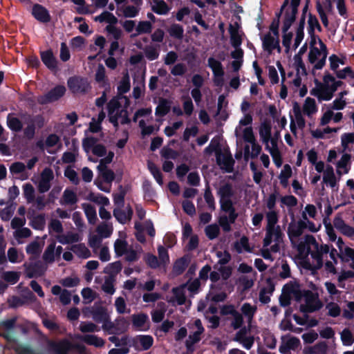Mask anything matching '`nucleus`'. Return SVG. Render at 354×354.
<instances>
[{"mask_svg": "<svg viewBox=\"0 0 354 354\" xmlns=\"http://www.w3.org/2000/svg\"><path fill=\"white\" fill-rule=\"evenodd\" d=\"M267 225L266 227V236L263 240V245L267 248L272 242L274 237V242H281L283 240V234L279 225H276L279 221V215L277 211H269L266 214Z\"/></svg>", "mask_w": 354, "mask_h": 354, "instance_id": "1", "label": "nucleus"}, {"mask_svg": "<svg viewBox=\"0 0 354 354\" xmlns=\"http://www.w3.org/2000/svg\"><path fill=\"white\" fill-rule=\"evenodd\" d=\"M317 86H322V93L324 94L322 99L325 101L330 100L334 93L344 83L341 80H335V77L328 72H326L323 77L324 83H321L317 79H315Z\"/></svg>", "mask_w": 354, "mask_h": 354, "instance_id": "2", "label": "nucleus"}, {"mask_svg": "<svg viewBox=\"0 0 354 354\" xmlns=\"http://www.w3.org/2000/svg\"><path fill=\"white\" fill-rule=\"evenodd\" d=\"M48 351L53 354H69L72 349H77L80 352L84 351L85 346L80 344H73L68 339L64 338L56 342L48 340L47 342Z\"/></svg>", "mask_w": 354, "mask_h": 354, "instance_id": "3", "label": "nucleus"}, {"mask_svg": "<svg viewBox=\"0 0 354 354\" xmlns=\"http://www.w3.org/2000/svg\"><path fill=\"white\" fill-rule=\"evenodd\" d=\"M67 85L73 94H86L91 88L88 79L80 75L70 77Z\"/></svg>", "mask_w": 354, "mask_h": 354, "instance_id": "4", "label": "nucleus"}, {"mask_svg": "<svg viewBox=\"0 0 354 354\" xmlns=\"http://www.w3.org/2000/svg\"><path fill=\"white\" fill-rule=\"evenodd\" d=\"M304 298L306 305L301 304L299 308L300 311L302 313H314L323 307V303L319 300L318 295L310 290H305Z\"/></svg>", "mask_w": 354, "mask_h": 354, "instance_id": "5", "label": "nucleus"}, {"mask_svg": "<svg viewBox=\"0 0 354 354\" xmlns=\"http://www.w3.org/2000/svg\"><path fill=\"white\" fill-rule=\"evenodd\" d=\"M66 87L63 85H57L46 94L37 97L38 104L44 105L57 101L63 97L66 93Z\"/></svg>", "mask_w": 354, "mask_h": 354, "instance_id": "6", "label": "nucleus"}, {"mask_svg": "<svg viewBox=\"0 0 354 354\" xmlns=\"http://www.w3.org/2000/svg\"><path fill=\"white\" fill-rule=\"evenodd\" d=\"M24 267L25 268L26 277L29 279L42 277L47 269L46 266L40 260L29 263H25Z\"/></svg>", "mask_w": 354, "mask_h": 354, "instance_id": "7", "label": "nucleus"}, {"mask_svg": "<svg viewBox=\"0 0 354 354\" xmlns=\"http://www.w3.org/2000/svg\"><path fill=\"white\" fill-rule=\"evenodd\" d=\"M307 228V223L302 220H299L297 223L292 221L288 227L287 234L291 243L294 240L299 238L304 232V230Z\"/></svg>", "mask_w": 354, "mask_h": 354, "instance_id": "8", "label": "nucleus"}, {"mask_svg": "<svg viewBox=\"0 0 354 354\" xmlns=\"http://www.w3.org/2000/svg\"><path fill=\"white\" fill-rule=\"evenodd\" d=\"M130 88V77L128 73H127L123 75L119 85L118 86V97L119 99L125 100V107H127L129 105V100L127 96L124 95V94L129 92Z\"/></svg>", "mask_w": 354, "mask_h": 354, "instance_id": "9", "label": "nucleus"}, {"mask_svg": "<svg viewBox=\"0 0 354 354\" xmlns=\"http://www.w3.org/2000/svg\"><path fill=\"white\" fill-rule=\"evenodd\" d=\"M32 15L38 21L41 23H48L51 19L48 10L44 6L39 3L33 5Z\"/></svg>", "mask_w": 354, "mask_h": 354, "instance_id": "10", "label": "nucleus"}, {"mask_svg": "<svg viewBox=\"0 0 354 354\" xmlns=\"http://www.w3.org/2000/svg\"><path fill=\"white\" fill-rule=\"evenodd\" d=\"M132 324L138 330L146 331L149 329V317L145 313L134 314L132 315Z\"/></svg>", "mask_w": 354, "mask_h": 354, "instance_id": "11", "label": "nucleus"}, {"mask_svg": "<svg viewBox=\"0 0 354 354\" xmlns=\"http://www.w3.org/2000/svg\"><path fill=\"white\" fill-rule=\"evenodd\" d=\"M40 57L42 62L50 71H55L57 68V61L53 55L51 49L40 52Z\"/></svg>", "mask_w": 354, "mask_h": 354, "instance_id": "12", "label": "nucleus"}, {"mask_svg": "<svg viewBox=\"0 0 354 354\" xmlns=\"http://www.w3.org/2000/svg\"><path fill=\"white\" fill-rule=\"evenodd\" d=\"M133 214V209L129 205L127 207V212L118 208L113 210L114 217L121 224H125L129 221L131 219Z\"/></svg>", "mask_w": 354, "mask_h": 354, "instance_id": "13", "label": "nucleus"}, {"mask_svg": "<svg viewBox=\"0 0 354 354\" xmlns=\"http://www.w3.org/2000/svg\"><path fill=\"white\" fill-rule=\"evenodd\" d=\"M133 343L136 347L139 344L142 347V350L147 351L152 346L153 338L149 335H139L133 339Z\"/></svg>", "mask_w": 354, "mask_h": 354, "instance_id": "14", "label": "nucleus"}, {"mask_svg": "<svg viewBox=\"0 0 354 354\" xmlns=\"http://www.w3.org/2000/svg\"><path fill=\"white\" fill-rule=\"evenodd\" d=\"M25 123L35 124L38 129H41L45 125V118L41 114L32 115L28 113H24L21 115Z\"/></svg>", "mask_w": 354, "mask_h": 354, "instance_id": "15", "label": "nucleus"}, {"mask_svg": "<svg viewBox=\"0 0 354 354\" xmlns=\"http://www.w3.org/2000/svg\"><path fill=\"white\" fill-rule=\"evenodd\" d=\"M93 319L97 323H103L109 319V315L106 313V310L102 306H93L91 310Z\"/></svg>", "mask_w": 354, "mask_h": 354, "instance_id": "16", "label": "nucleus"}, {"mask_svg": "<svg viewBox=\"0 0 354 354\" xmlns=\"http://www.w3.org/2000/svg\"><path fill=\"white\" fill-rule=\"evenodd\" d=\"M330 251V246L327 244H318V248L310 252L311 257L316 260L319 266H322L323 262V254H328Z\"/></svg>", "mask_w": 354, "mask_h": 354, "instance_id": "17", "label": "nucleus"}, {"mask_svg": "<svg viewBox=\"0 0 354 354\" xmlns=\"http://www.w3.org/2000/svg\"><path fill=\"white\" fill-rule=\"evenodd\" d=\"M10 172L14 174H20V179L24 180L28 178V175L25 172L26 165L22 162H15L10 166Z\"/></svg>", "mask_w": 354, "mask_h": 354, "instance_id": "18", "label": "nucleus"}, {"mask_svg": "<svg viewBox=\"0 0 354 354\" xmlns=\"http://www.w3.org/2000/svg\"><path fill=\"white\" fill-rule=\"evenodd\" d=\"M217 195L220 197V200L232 198L234 196L232 185L226 183L221 185L217 191Z\"/></svg>", "mask_w": 354, "mask_h": 354, "instance_id": "19", "label": "nucleus"}, {"mask_svg": "<svg viewBox=\"0 0 354 354\" xmlns=\"http://www.w3.org/2000/svg\"><path fill=\"white\" fill-rule=\"evenodd\" d=\"M80 338L86 344L94 346L97 348L102 347L105 344V341L102 338L95 335H84Z\"/></svg>", "mask_w": 354, "mask_h": 354, "instance_id": "20", "label": "nucleus"}, {"mask_svg": "<svg viewBox=\"0 0 354 354\" xmlns=\"http://www.w3.org/2000/svg\"><path fill=\"white\" fill-rule=\"evenodd\" d=\"M272 126L270 121H264L261 123L259 129V136L262 141L268 143L271 138Z\"/></svg>", "mask_w": 354, "mask_h": 354, "instance_id": "21", "label": "nucleus"}, {"mask_svg": "<svg viewBox=\"0 0 354 354\" xmlns=\"http://www.w3.org/2000/svg\"><path fill=\"white\" fill-rule=\"evenodd\" d=\"M6 122L8 127L12 131L19 132L23 129L22 122L18 118L14 117L12 113L8 115Z\"/></svg>", "mask_w": 354, "mask_h": 354, "instance_id": "22", "label": "nucleus"}, {"mask_svg": "<svg viewBox=\"0 0 354 354\" xmlns=\"http://www.w3.org/2000/svg\"><path fill=\"white\" fill-rule=\"evenodd\" d=\"M70 250L82 259H88L91 254L90 250L84 243L73 245Z\"/></svg>", "mask_w": 354, "mask_h": 354, "instance_id": "23", "label": "nucleus"}, {"mask_svg": "<svg viewBox=\"0 0 354 354\" xmlns=\"http://www.w3.org/2000/svg\"><path fill=\"white\" fill-rule=\"evenodd\" d=\"M208 66L212 69L214 76H224L225 72L221 62L209 57L208 59Z\"/></svg>", "mask_w": 354, "mask_h": 354, "instance_id": "24", "label": "nucleus"}, {"mask_svg": "<svg viewBox=\"0 0 354 354\" xmlns=\"http://www.w3.org/2000/svg\"><path fill=\"white\" fill-rule=\"evenodd\" d=\"M167 32L169 33L170 37L178 40L183 39L184 37L183 27L182 25L179 24H172L167 28Z\"/></svg>", "mask_w": 354, "mask_h": 354, "instance_id": "25", "label": "nucleus"}, {"mask_svg": "<svg viewBox=\"0 0 354 354\" xmlns=\"http://www.w3.org/2000/svg\"><path fill=\"white\" fill-rule=\"evenodd\" d=\"M122 266L120 261L109 263L104 269V272L109 275V278L114 279L120 272Z\"/></svg>", "mask_w": 354, "mask_h": 354, "instance_id": "26", "label": "nucleus"}, {"mask_svg": "<svg viewBox=\"0 0 354 354\" xmlns=\"http://www.w3.org/2000/svg\"><path fill=\"white\" fill-rule=\"evenodd\" d=\"M238 28V26L237 27H234L232 25H230L229 28V32L230 35V43L231 45L234 48L240 47L242 44V39L239 34Z\"/></svg>", "mask_w": 354, "mask_h": 354, "instance_id": "27", "label": "nucleus"}, {"mask_svg": "<svg viewBox=\"0 0 354 354\" xmlns=\"http://www.w3.org/2000/svg\"><path fill=\"white\" fill-rule=\"evenodd\" d=\"M170 103L165 98H160L159 103L156 108L155 114L158 117H163L166 115L170 111Z\"/></svg>", "mask_w": 354, "mask_h": 354, "instance_id": "28", "label": "nucleus"}, {"mask_svg": "<svg viewBox=\"0 0 354 354\" xmlns=\"http://www.w3.org/2000/svg\"><path fill=\"white\" fill-rule=\"evenodd\" d=\"M95 80L97 82L102 84V86H109V80L106 76V70L102 64H100L97 66Z\"/></svg>", "mask_w": 354, "mask_h": 354, "instance_id": "29", "label": "nucleus"}, {"mask_svg": "<svg viewBox=\"0 0 354 354\" xmlns=\"http://www.w3.org/2000/svg\"><path fill=\"white\" fill-rule=\"evenodd\" d=\"M213 152L216 153L217 164L221 165V157L222 156L221 149L218 142H214V141L212 140L209 145L205 149V153L211 155Z\"/></svg>", "mask_w": 354, "mask_h": 354, "instance_id": "30", "label": "nucleus"}, {"mask_svg": "<svg viewBox=\"0 0 354 354\" xmlns=\"http://www.w3.org/2000/svg\"><path fill=\"white\" fill-rule=\"evenodd\" d=\"M292 174L291 167L288 164H286L279 176L280 183L283 187L286 188L288 187V179L291 177Z\"/></svg>", "mask_w": 354, "mask_h": 354, "instance_id": "31", "label": "nucleus"}, {"mask_svg": "<svg viewBox=\"0 0 354 354\" xmlns=\"http://www.w3.org/2000/svg\"><path fill=\"white\" fill-rule=\"evenodd\" d=\"M324 182L328 183L331 187H335L337 185V180L334 174L333 168L331 165H328L324 171Z\"/></svg>", "mask_w": 354, "mask_h": 354, "instance_id": "32", "label": "nucleus"}, {"mask_svg": "<svg viewBox=\"0 0 354 354\" xmlns=\"http://www.w3.org/2000/svg\"><path fill=\"white\" fill-rule=\"evenodd\" d=\"M318 244L319 243L317 242L315 238L313 235L307 234L305 236L304 243H300L298 246V249L299 250H301L304 249L305 246L306 245L307 252L308 253L310 254L311 251L310 246L313 245L314 249L315 250L318 248Z\"/></svg>", "mask_w": 354, "mask_h": 354, "instance_id": "33", "label": "nucleus"}, {"mask_svg": "<svg viewBox=\"0 0 354 354\" xmlns=\"http://www.w3.org/2000/svg\"><path fill=\"white\" fill-rule=\"evenodd\" d=\"M188 266V260L185 257L178 259L173 266V271L176 275L182 274Z\"/></svg>", "mask_w": 354, "mask_h": 354, "instance_id": "34", "label": "nucleus"}, {"mask_svg": "<svg viewBox=\"0 0 354 354\" xmlns=\"http://www.w3.org/2000/svg\"><path fill=\"white\" fill-rule=\"evenodd\" d=\"M300 3L290 1V8L286 9L284 13L283 20L292 19V23L296 20V17L298 13V8Z\"/></svg>", "mask_w": 354, "mask_h": 354, "instance_id": "35", "label": "nucleus"}, {"mask_svg": "<svg viewBox=\"0 0 354 354\" xmlns=\"http://www.w3.org/2000/svg\"><path fill=\"white\" fill-rule=\"evenodd\" d=\"M82 207L88 223L91 224L95 223L97 220V214L95 207L88 203H84Z\"/></svg>", "mask_w": 354, "mask_h": 354, "instance_id": "36", "label": "nucleus"}, {"mask_svg": "<svg viewBox=\"0 0 354 354\" xmlns=\"http://www.w3.org/2000/svg\"><path fill=\"white\" fill-rule=\"evenodd\" d=\"M152 30V24L148 21H141L136 28V33L132 34L131 37H134L141 34L150 33Z\"/></svg>", "mask_w": 354, "mask_h": 354, "instance_id": "37", "label": "nucleus"}, {"mask_svg": "<svg viewBox=\"0 0 354 354\" xmlns=\"http://www.w3.org/2000/svg\"><path fill=\"white\" fill-rule=\"evenodd\" d=\"M55 242L53 241L46 248L42 258L46 263H52L55 261Z\"/></svg>", "mask_w": 354, "mask_h": 354, "instance_id": "38", "label": "nucleus"}, {"mask_svg": "<svg viewBox=\"0 0 354 354\" xmlns=\"http://www.w3.org/2000/svg\"><path fill=\"white\" fill-rule=\"evenodd\" d=\"M257 310L256 306H252L249 303H244L241 308L242 315H244L247 317L249 323L252 322Z\"/></svg>", "mask_w": 354, "mask_h": 354, "instance_id": "39", "label": "nucleus"}, {"mask_svg": "<svg viewBox=\"0 0 354 354\" xmlns=\"http://www.w3.org/2000/svg\"><path fill=\"white\" fill-rule=\"evenodd\" d=\"M304 112L308 116H310L312 114L317 111V107L315 99L308 97L303 106Z\"/></svg>", "mask_w": 354, "mask_h": 354, "instance_id": "40", "label": "nucleus"}, {"mask_svg": "<svg viewBox=\"0 0 354 354\" xmlns=\"http://www.w3.org/2000/svg\"><path fill=\"white\" fill-rule=\"evenodd\" d=\"M58 241L62 244H70L80 241V236L77 233L69 232L67 234L59 236Z\"/></svg>", "mask_w": 354, "mask_h": 354, "instance_id": "41", "label": "nucleus"}, {"mask_svg": "<svg viewBox=\"0 0 354 354\" xmlns=\"http://www.w3.org/2000/svg\"><path fill=\"white\" fill-rule=\"evenodd\" d=\"M1 278L7 283L14 285L20 278V272L16 271H6L1 274Z\"/></svg>", "mask_w": 354, "mask_h": 354, "instance_id": "42", "label": "nucleus"}, {"mask_svg": "<svg viewBox=\"0 0 354 354\" xmlns=\"http://www.w3.org/2000/svg\"><path fill=\"white\" fill-rule=\"evenodd\" d=\"M315 28L319 31L322 32V28L317 18V17L312 13L308 14V32H315Z\"/></svg>", "mask_w": 354, "mask_h": 354, "instance_id": "43", "label": "nucleus"}, {"mask_svg": "<svg viewBox=\"0 0 354 354\" xmlns=\"http://www.w3.org/2000/svg\"><path fill=\"white\" fill-rule=\"evenodd\" d=\"M148 169L156 182L160 185H163V179H162V174L160 170V169L152 162L149 161L148 164Z\"/></svg>", "mask_w": 354, "mask_h": 354, "instance_id": "44", "label": "nucleus"}, {"mask_svg": "<svg viewBox=\"0 0 354 354\" xmlns=\"http://www.w3.org/2000/svg\"><path fill=\"white\" fill-rule=\"evenodd\" d=\"M204 199L209 207V209L212 211L215 210L216 209V204H215V200L214 197L212 194L211 188L207 183L205 187V192H204Z\"/></svg>", "mask_w": 354, "mask_h": 354, "instance_id": "45", "label": "nucleus"}, {"mask_svg": "<svg viewBox=\"0 0 354 354\" xmlns=\"http://www.w3.org/2000/svg\"><path fill=\"white\" fill-rule=\"evenodd\" d=\"M77 197L76 194L69 189H65L63 194V202H61L62 205H75L77 202Z\"/></svg>", "mask_w": 354, "mask_h": 354, "instance_id": "46", "label": "nucleus"}, {"mask_svg": "<svg viewBox=\"0 0 354 354\" xmlns=\"http://www.w3.org/2000/svg\"><path fill=\"white\" fill-rule=\"evenodd\" d=\"M119 192L113 194V201L117 205L123 206L124 203V198L128 192L127 187H124L122 185L118 187Z\"/></svg>", "mask_w": 354, "mask_h": 354, "instance_id": "47", "label": "nucleus"}, {"mask_svg": "<svg viewBox=\"0 0 354 354\" xmlns=\"http://www.w3.org/2000/svg\"><path fill=\"white\" fill-rule=\"evenodd\" d=\"M153 12L158 15H166L169 11V7L164 0H160L151 8Z\"/></svg>", "mask_w": 354, "mask_h": 354, "instance_id": "48", "label": "nucleus"}, {"mask_svg": "<svg viewBox=\"0 0 354 354\" xmlns=\"http://www.w3.org/2000/svg\"><path fill=\"white\" fill-rule=\"evenodd\" d=\"M221 165L224 166L227 172H232L234 165V160L230 153L224 155L222 153L221 157Z\"/></svg>", "mask_w": 354, "mask_h": 354, "instance_id": "49", "label": "nucleus"}, {"mask_svg": "<svg viewBox=\"0 0 354 354\" xmlns=\"http://www.w3.org/2000/svg\"><path fill=\"white\" fill-rule=\"evenodd\" d=\"M328 345L325 342L317 343L315 346L308 348L309 354H326Z\"/></svg>", "mask_w": 354, "mask_h": 354, "instance_id": "50", "label": "nucleus"}, {"mask_svg": "<svg viewBox=\"0 0 354 354\" xmlns=\"http://www.w3.org/2000/svg\"><path fill=\"white\" fill-rule=\"evenodd\" d=\"M128 243L125 240L118 239L114 243V250L118 257H121L127 251Z\"/></svg>", "mask_w": 354, "mask_h": 354, "instance_id": "51", "label": "nucleus"}, {"mask_svg": "<svg viewBox=\"0 0 354 354\" xmlns=\"http://www.w3.org/2000/svg\"><path fill=\"white\" fill-rule=\"evenodd\" d=\"M276 39L271 35L270 32H268L262 38V46L264 50L269 54L272 53V47Z\"/></svg>", "mask_w": 354, "mask_h": 354, "instance_id": "52", "label": "nucleus"}, {"mask_svg": "<svg viewBox=\"0 0 354 354\" xmlns=\"http://www.w3.org/2000/svg\"><path fill=\"white\" fill-rule=\"evenodd\" d=\"M205 232L209 240H213L219 235L220 228L216 224H211L205 227Z\"/></svg>", "mask_w": 354, "mask_h": 354, "instance_id": "53", "label": "nucleus"}, {"mask_svg": "<svg viewBox=\"0 0 354 354\" xmlns=\"http://www.w3.org/2000/svg\"><path fill=\"white\" fill-rule=\"evenodd\" d=\"M24 196L28 203H32L35 199V191L33 186L30 183H26L23 185Z\"/></svg>", "mask_w": 354, "mask_h": 354, "instance_id": "54", "label": "nucleus"}, {"mask_svg": "<svg viewBox=\"0 0 354 354\" xmlns=\"http://www.w3.org/2000/svg\"><path fill=\"white\" fill-rule=\"evenodd\" d=\"M234 248L238 253L242 252V248L248 252H252V248L249 245L248 238L245 236H243L240 239V243L236 242L234 243Z\"/></svg>", "mask_w": 354, "mask_h": 354, "instance_id": "55", "label": "nucleus"}, {"mask_svg": "<svg viewBox=\"0 0 354 354\" xmlns=\"http://www.w3.org/2000/svg\"><path fill=\"white\" fill-rule=\"evenodd\" d=\"M88 199L92 202L101 204L104 206L108 205L109 204V199L101 194H95L93 192H91L88 194Z\"/></svg>", "mask_w": 354, "mask_h": 354, "instance_id": "56", "label": "nucleus"}, {"mask_svg": "<svg viewBox=\"0 0 354 354\" xmlns=\"http://www.w3.org/2000/svg\"><path fill=\"white\" fill-rule=\"evenodd\" d=\"M45 216L40 214L35 216L31 221V227L35 230H41L45 226Z\"/></svg>", "mask_w": 354, "mask_h": 354, "instance_id": "57", "label": "nucleus"}, {"mask_svg": "<svg viewBox=\"0 0 354 354\" xmlns=\"http://www.w3.org/2000/svg\"><path fill=\"white\" fill-rule=\"evenodd\" d=\"M97 232L102 238H108L112 234L113 228L106 223H102L97 226Z\"/></svg>", "mask_w": 354, "mask_h": 354, "instance_id": "58", "label": "nucleus"}, {"mask_svg": "<svg viewBox=\"0 0 354 354\" xmlns=\"http://www.w3.org/2000/svg\"><path fill=\"white\" fill-rule=\"evenodd\" d=\"M145 261L147 265L152 269L158 268L160 266L158 259L153 254L147 253L145 257Z\"/></svg>", "mask_w": 354, "mask_h": 354, "instance_id": "59", "label": "nucleus"}, {"mask_svg": "<svg viewBox=\"0 0 354 354\" xmlns=\"http://www.w3.org/2000/svg\"><path fill=\"white\" fill-rule=\"evenodd\" d=\"M97 141V138L93 136L84 138L82 140V147L86 153H88L91 149L93 150V147L96 145Z\"/></svg>", "mask_w": 354, "mask_h": 354, "instance_id": "60", "label": "nucleus"}, {"mask_svg": "<svg viewBox=\"0 0 354 354\" xmlns=\"http://www.w3.org/2000/svg\"><path fill=\"white\" fill-rule=\"evenodd\" d=\"M326 308L328 310V315L330 317H337L341 313V308L337 303L331 301L326 304Z\"/></svg>", "mask_w": 354, "mask_h": 354, "instance_id": "61", "label": "nucleus"}, {"mask_svg": "<svg viewBox=\"0 0 354 354\" xmlns=\"http://www.w3.org/2000/svg\"><path fill=\"white\" fill-rule=\"evenodd\" d=\"M341 339L344 346H351L354 342V337L348 328H344L341 333Z\"/></svg>", "mask_w": 354, "mask_h": 354, "instance_id": "62", "label": "nucleus"}, {"mask_svg": "<svg viewBox=\"0 0 354 354\" xmlns=\"http://www.w3.org/2000/svg\"><path fill=\"white\" fill-rule=\"evenodd\" d=\"M64 176L74 185H77L80 183V179L77 173L71 167H68L64 170Z\"/></svg>", "mask_w": 354, "mask_h": 354, "instance_id": "63", "label": "nucleus"}, {"mask_svg": "<svg viewBox=\"0 0 354 354\" xmlns=\"http://www.w3.org/2000/svg\"><path fill=\"white\" fill-rule=\"evenodd\" d=\"M336 76L339 79H346L347 76L354 79V71L352 70L351 66H346L342 70L337 71L335 72Z\"/></svg>", "mask_w": 354, "mask_h": 354, "instance_id": "64", "label": "nucleus"}]
</instances>
